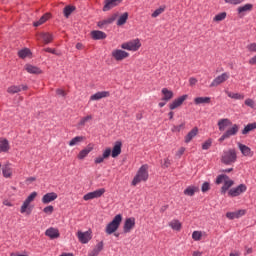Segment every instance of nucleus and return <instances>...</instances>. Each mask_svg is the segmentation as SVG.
Segmentation results:
<instances>
[{"label": "nucleus", "mask_w": 256, "mask_h": 256, "mask_svg": "<svg viewBox=\"0 0 256 256\" xmlns=\"http://www.w3.org/2000/svg\"><path fill=\"white\" fill-rule=\"evenodd\" d=\"M147 179H149V166L147 164H144L138 169L135 177L132 180V185L136 187V185H139V183L141 182L147 181Z\"/></svg>", "instance_id": "obj_1"}, {"label": "nucleus", "mask_w": 256, "mask_h": 256, "mask_svg": "<svg viewBox=\"0 0 256 256\" xmlns=\"http://www.w3.org/2000/svg\"><path fill=\"white\" fill-rule=\"evenodd\" d=\"M122 221H123V215L121 214L116 215L112 219V221L106 225V228H105L106 234L113 235V233H115L121 226Z\"/></svg>", "instance_id": "obj_2"}, {"label": "nucleus", "mask_w": 256, "mask_h": 256, "mask_svg": "<svg viewBox=\"0 0 256 256\" xmlns=\"http://www.w3.org/2000/svg\"><path fill=\"white\" fill-rule=\"evenodd\" d=\"M222 163L224 165H231L237 161V152L235 149H229L223 152L222 157H221Z\"/></svg>", "instance_id": "obj_3"}, {"label": "nucleus", "mask_w": 256, "mask_h": 256, "mask_svg": "<svg viewBox=\"0 0 256 256\" xmlns=\"http://www.w3.org/2000/svg\"><path fill=\"white\" fill-rule=\"evenodd\" d=\"M121 49L126 51H139L141 49V41L139 39H134L121 44Z\"/></svg>", "instance_id": "obj_4"}, {"label": "nucleus", "mask_w": 256, "mask_h": 256, "mask_svg": "<svg viewBox=\"0 0 256 256\" xmlns=\"http://www.w3.org/2000/svg\"><path fill=\"white\" fill-rule=\"evenodd\" d=\"M239 133V125L233 124L231 128H229L220 138V143H223L225 139H230L231 137H234V135H237Z\"/></svg>", "instance_id": "obj_5"}, {"label": "nucleus", "mask_w": 256, "mask_h": 256, "mask_svg": "<svg viewBox=\"0 0 256 256\" xmlns=\"http://www.w3.org/2000/svg\"><path fill=\"white\" fill-rule=\"evenodd\" d=\"M229 77H231L229 72H224L218 75L216 78L213 79V81L210 84V87H219V85H223L225 81H228Z\"/></svg>", "instance_id": "obj_6"}, {"label": "nucleus", "mask_w": 256, "mask_h": 256, "mask_svg": "<svg viewBox=\"0 0 256 256\" xmlns=\"http://www.w3.org/2000/svg\"><path fill=\"white\" fill-rule=\"evenodd\" d=\"M113 59H115V61H124V59H128L129 57V52L125 51V50H121V49H114L111 53Z\"/></svg>", "instance_id": "obj_7"}, {"label": "nucleus", "mask_w": 256, "mask_h": 256, "mask_svg": "<svg viewBox=\"0 0 256 256\" xmlns=\"http://www.w3.org/2000/svg\"><path fill=\"white\" fill-rule=\"evenodd\" d=\"M245 191H247V186L240 184L238 187L230 189L228 195L229 197H239V195L245 193Z\"/></svg>", "instance_id": "obj_8"}, {"label": "nucleus", "mask_w": 256, "mask_h": 256, "mask_svg": "<svg viewBox=\"0 0 256 256\" xmlns=\"http://www.w3.org/2000/svg\"><path fill=\"white\" fill-rule=\"evenodd\" d=\"M187 97V94L178 97L172 103H170L169 109L171 111H174V109L181 107L183 105V102L187 101Z\"/></svg>", "instance_id": "obj_9"}, {"label": "nucleus", "mask_w": 256, "mask_h": 256, "mask_svg": "<svg viewBox=\"0 0 256 256\" xmlns=\"http://www.w3.org/2000/svg\"><path fill=\"white\" fill-rule=\"evenodd\" d=\"M133 229H135V218H133V217L127 218L124 222L123 232L131 233V231H133Z\"/></svg>", "instance_id": "obj_10"}, {"label": "nucleus", "mask_w": 256, "mask_h": 256, "mask_svg": "<svg viewBox=\"0 0 256 256\" xmlns=\"http://www.w3.org/2000/svg\"><path fill=\"white\" fill-rule=\"evenodd\" d=\"M78 241L83 244H87L90 239H92L91 230H88L86 232H77Z\"/></svg>", "instance_id": "obj_11"}, {"label": "nucleus", "mask_w": 256, "mask_h": 256, "mask_svg": "<svg viewBox=\"0 0 256 256\" xmlns=\"http://www.w3.org/2000/svg\"><path fill=\"white\" fill-rule=\"evenodd\" d=\"M120 3L121 0H104V6L102 8V11H111V9H114V7H117V5H119Z\"/></svg>", "instance_id": "obj_12"}, {"label": "nucleus", "mask_w": 256, "mask_h": 256, "mask_svg": "<svg viewBox=\"0 0 256 256\" xmlns=\"http://www.w3.org/2000/svg\"><path fill=\"white\" fill-rule=\"evenodd\" d=\"M38 40H42L44 45H49V43L53 42V34L49 32H42L38 34Z\"/></svg>", "instance_id": "obj_13"}, {"label": "nucleus", "mask_w": 256, "mask_h": 256, "mask_svg": "<svg viewBox=\"0 0 256 256\" xmlns=\"http://www.w3.org/2000/svg\"><path fill=\"white\" fill-rule=\"evenodd\" d=\"M110 96L111 93L109 91H101L90 96V101H100V99H105Z\"/></svg>", "instance_id": "obj_14"}, {"label": "nucleus", "mask_w": 256, "mask_h": 256, "mask_svg": "<svg viewBox=\"0 0 256 256\" xmlns=\"http://www.w3.org/2000/svg\"><path fill=\"white\" fill-rule=\"evenodd\" d=\"M28 87L27 85H18V86H10L7 89V93H10V95H15V93H21V91H27Z\"/></svg>", "instance_id": "obj_15"}, {"label": "nucleus", "mask_w": 256, "mask_h": 256, "mask_svg": "<svg viewBox=\"0 0 256 256\" xmlns=\"http://www.w3.org/2000/svg\"><path fill=\"white\" fill-rule=\"evenodd\" d=\"M121 147H123V143L121 141H116L111 151V157H113V159L121 155Z\"/></svg>", "instance_id": "obj_16"}, {"label": "nucleus", "mask_w": 256, "mask_h": 256, "mask_svg": "<svg viewBox=\"0 0 256 256\" xmlns=\"http://www.w3.org/2000/svg\"><path fill=\"white\" fill-rule=\"evenodd\" d=\"M117 20V14H113L112 16L101 20L98 22V27H100V29H103V27L107 26V25H111V23H113L114 21Z\"/></svg>", "instance_id": "obj_17"}, {"label": "nucleus", "mask_w": 256, "mask_h": 256, "mask_svg": "<svg viewBox=\"0 0 256 256\" xmlns=\"http://www.w3.org/2000/svg\"><path fill=\"white\" fill-rule=\"evenodd\" d=\"M57 193L55 192H50V193H47L45 194L43 197H42V203L44 205H47L49 203H52V201H55V199H57Z\"/></svg>", "instance_id": "obj_18"}, {"label": "nucleus", "mask_w": 256, "mask_h": 256, "mask_svg": "<svg viewBox=\"0 0 256 256\" xmlns=\"http://www.w3.org/2000/svg\"><path fill=\"white\" fill-rule=\"evenodd\" d=\"M199 135V128L194 127L191 132H188V134L185 136L184 141L185 143H191L195 137Z\"/></svg>", "instance_id": "obj_19"}, {"label": "nucleus", "mask_w": 256, "mask_h": 256, "mask_svg": "<svg viewBox=\"0 0 256 256\" xmlns=\"http://www.w3.org/2000/svg\"><path fill=\"white\" fill-rule=\"evenodd\" d=\"M238 147L244 157H253V151L247 145L238 143Z\"/></svg>", "instance_id": "obj_20"}, {"label": "nucleus", "mask_w": 256, "mask_h": 256, "mask_svg": "<svg viewBox=\"0 0 256 256\" xmlns=\"http://www.w3.org/2000/svg\"><path fill=\"white\" fill-rule=\"evenodd\" d=\"M45 236L49 237L50 239H58L59 237V229L57 228H48L45 232Z\"/></svg>", "instance_id": "obj_21"}, {"label": "nucleus", "mask_w": 256, "mask_h": 256, "mask_svg": "<svg viewBox=\"0 0 256 256\" xmlns=\"http://www.w3.org/2000/svg\"><path fill=\"white\" fill-rule=\"evenodd\" d=\"M33 211V208H31V202H28L25 200L20 208V213L26 215H31V212Z\"/></svg>", "instance_id": "obj_22"}, {"label": "nucleus", "mask_w": 256, "mask_h": 256, "mask_svg": "<svg viewBox=\"0 0 256 256\" xmlns=\"http://www.w3.org/2000/svg\"><path fill=\"white\" fill-rule=\"evenodd\" d=\"M92 151H93V147L91 144H89L86 148H84L79 152L77 157L80 161H83V159H85V157H87V155H89V153H91Z\"/></svg>", "instance_id": "obj_23"}, {"label": "nucleus", "mask_w": 256, "mask_h": 256, "mask_svg": "<svg viewBox=\"0 0 256 256\" xmlns=\"http://www.w3.org/2000/svg\"><path fill=\"white\" fill-rule=\"evenodd\" d=\"M91 37L95 41H99L101 39H107V34H105V32H103V31L94 30L91 32Z\"/></svg>", "instance_id": "obj_24"}, {"label": "nucleus", "mask_w": 256, "mask_h": 256, "mask_svg": "<svg viewBox=\"0 0 256 256\" xmlns=\"http://www.w3.org/2000/svg\"><path fill=\"white\" fill-rule=\"evenodd\" d=\"M161 93L163 95L162 97V101H166V102H169L171 101V99L173 98L174 94H173V91L167 89V88H163L161 90Z\"/></svg>", "instance_id": "obj_25"}, {"label": "nucleus", "mask_w": 256, "mask_h": 256, "mask_svg": "<svg viewBox=\"0 0 256 256\" xmlns=\"http://www.w3.org/2000/svg\"><path fill=\"white\" fill-rule=\"evenodd\" d=\"M245 215V210H238L236 212H228L226 214L227 219H239L240 217H243Z\"/></svg>", "instance_id": "obj_26"}, {"label": "nucleus", "mask_w": 256, "mask_h": 256, "mask_svg": "<svg viewBox=\"0 0 256 256\" xmlns=\"http://www.w3.org/2000/svg\"><path fill=\"white\" fill-rule=\"evenodd\" d=\"M25 71H27V73H30L32 75H40L41 73V69H39L36 66H33L31 64H26L24 67Z\"/></svg>", "instance_id": "obj_27"}, {"label": "nucleus", "mask_w": 256, "mask_h": 256, "mask_svg": "<svg viewBox=\"0 0 256 256\" xmlns=\"http://www.w3.org/2000/svg\"><path fill=\"white\" fill-rule=\"evenodd\" d=\"M229 125H231V120H229L227 118H223L218 121L219 131H225V129H227V127H229Z\"/></svg>", "instance_id": "obj_28"}, {"label": "nucleus", "mask_w": 256, "mask_h": 256, "mask_svg": "<svg viewBox=\"0 0 256 256\" xmlns=\"http://www.w3.org/2000/svg\"><path fill=\"white\" fill-rule=\"evenodd\" d=\"M9 149H11V146L9 145V140H0V153H7L9 152Z\"/></svg>", "instance_id": "obj_29"}, {"label": "nucleus", "mask_w": 256, "mask_h": 256, "mask_svg": "<svg viewBox=\"0 0 256 256\" xmlns=\"http://www.w3.org/2000/svg\"><path fill=\"white\" fill-rule=\"evenodd\" d=\"M195 193H199V187H197V186H188L184 190V195H187L188 197H193V195H195Z\"/></svg>", "instance_id": "obj_30"}, {"label": "nucleus", "mask_w": 256, "mask_h": 256, "mask_svg": "<svg viewBox=\"0 0 256 256\" xmlns=\"http://www.w3.org/2000/svg\"><path fill=\"white\" fill-rule=\"evenodd\" d=\"M226 95H228V97H230V99H236L238 101H242V99H245V94H241V93H234V92H230L229 90H225Z\"/></svg>", "instance_id": "obj_31"}, {"label": "nucleus", "mask_w": 256, "mask_h": 256, "mask_svg": "<svg viewBox=\"0 0 256 256\" xmlns=\"http://www.w3.org/2000/svg\"><path fill=\"white\" fill-rule=\"evenodd\" d=\"M195 105H207L211 103V98L210 97H196L194 99Z\"/></svg>", "instance_id": "obj_32"}, {"label": "nucleus", "mask_w": 256, "mask_h": 256, "mask_svg": "<svg viewBox=\"0 0 256 256\" xmlns=\"http://www.w3.org/2000/svg\"><path fill=\"white\" fill-rule=\"evenodd\" d=\"M103 251V242H99L88 256H98Z\"/></svg>", "instance_id": "obj_33"}, {"label": "nucleus", "mask_w": 256, "mask_h": 256, "mask_svg": "<svg viewBox=\"0 0 256 256\" xmlns=\"http://www.w3.org/2000/svg\"><path fill=\"white\" fill-rule=\"evenodd\" d=\"M168 225L173 229V231H181V228L183 227L181 222L177 219L170 221Z\"/></svg>", "instance_id": "obj_34"}, {"label": "nucleus", "mask_w": 256, "mask_h": 256, "mask_svg": "<svg viewBox=\"0 0 256 256\" xmlns=\"http://www.w3.org/2000/svg\"><path fill=\"white\" fill-rule=\"evenodd\" d=\"M233 180H230L229 178L224 180V185L221 188V193H223V195H225V193H227V191H229L230 187H233Z\"/></svg>", "instance_id": "obj_35"}, {"label": "nucleus", "mask_w": 256, "mask_h": 256, "mask_svg": "<svg viewBox=\"0 0 256 256\" xmlns=\"http://www.w3.org/2000/svg\"><path fill=\"white\" fill-rule=\"evenodd\" d=\"M83 141H85L84 136H76L69 142V146L75 147V145H79V143H83Z\"/></svg>", "instance_id": "obj_36"}, {"label": "nucleus", "mask_w": 256, "mask_h": 256, "mask_svg": "<svg viewBox=\"0 0 256 256\" xmlns=\"http://www.w3.org/2000/svg\"><path fill=\"white\" fill-rule=\"evenodd\" d=\"M129 19V13L125 12L123 13L117 20V25L121 27V25H125L127 23V20Z\"/></svg>", "instance_id": "obj_37"}, {"label": "nucleus", "mask_w": 256, "mask_h": 256, "mask_svg": "<svg viewBox=\"0 0 256 256\" xmlns=\"http://www.w3.org/2000/svg\"><path fill=\"white\" fill-rule=\"evenodd\" d=\"M49 14H44L39 21L34 22V27H39L40 25H43V23H46L47 21H49Z\"/></svg>", "instance_id": "obj_38"}, {"label": "nucleus", "mask_w": 256, "mask_h": 256, "mask_svg": "<svg viewBox=\"0 0 256 256\" xmlns=\"http://www.w3.org/2000/svg\"><path fill=\"white\" fill-rule=\"evenodd\" d=\"M90 193L92 194V197L94 199H99V197H103V195L105 194V188H100Z\"/></svg>", "instance_id": "obj_39"}, {"label": "nucleus", "mask_w": 256, "mask_h": 256, "mask_svg": "<svg viewBox=\"0 0 256 256\" xmlns=\"http://www.w3.org/2000/svg\"><path fill=\"white\" fill-rule=\"evenodd\" d=\"M255 129H256V123H250L244 127V129L242 130V135H247V133H250V131H253Z\"/></svg>", "instance_id": "obj_40"}, {"label": "nucleus", "mask_w": 256, "mask_h": 256, "mask_svg": "<svg viewBox=\"0 0 256 256\" xmlns=\"http://www.w3.org/2000/svg\"><path fill=\"white\" fill-rule=\"evenodd\" d=\"M253 5L252 4H245L244 6L238 7V13H247V11H252Z\"/></svg>", "instance_id": "obj_41"}, {"label": "nucleus", "mask_w": 256, "mask_h": 256, "mask_svg": "<svg viewBox=\"0 0 256 256\" xmlns=\"http://www.w3.org/2000/svg\"><path fill=\"white\" fill-rule=\"evenodd\" d=\"M226 18H227V12H221L213 18V21H215L216 23H219L221 21H225Z\"/></svg>", "instance_id": "obj_42"}, {"label": "nucleus", "mask_w": 256, "mask_h": 256, "mask_svg": "<svg viewBox=\"0 0 256 256\" xmlns=\"http://www.w3.org/2000/svg\"><path fill=\"white\" fill-rule=\"evenodd\" d=\"M73 11H75V6L68 5L64 8L63 13L66 19H69V16L71 15V13H73Z\"/></svg>", "instance_id": "obj_43"}, {"label": "nucleus", "mask_w": 256, "mask_h": 256, "mask_svg": "<svg viewBox=\"0 0 256 256\" xmlns=\"http://www.w3.org/2000/svg\"><path fill=\"white\" fill-rule=\"evenodd\" d=\"M92 119H93L92 115H87L86 117L81 118L78 123L79 127H85V124L89 123V121H91Z\"/></svg>", "instance_id": "obj_44"}, {"label": "nucleus", "mask_w": 256, "mask_h": 256, "mask_svg": "<svg viewBox=\"0 0 256 256\" xmlns=\"http://www.w3.org/2000/svg\"><path fill=\"white\" fill-rule=\"evenodd\" d=\"M29 55H31V51L27 48L18 52V57H20V59H25L26 57H29Z\"/></svg>", "instance_id": "obj_45"}, {"label": "nucleus", "mask_w": 256, "mask_h": 256, "mask_svg": "<svg viewBox=\"0 0 256 256\" xmlns=\"http://www.w3.org/2000/svg\"><path fill=\"white\" fill-rule=\"evenodd\" d=\"M2 173H3V176H4V177H6L7 179H9V177H11V175H13V170L11 169V167L5 166V167L2 169Z\"/></svg>", "instance_id": "obj_46"}, {"label": "nucleus", "mask_w": 256, "mask_h": 256, "mask_svg": "<svg viewBox=\"0 0 256 256\" xmlns=\"http://www.w3.org/2000/svg\"><path fill=\"white\" fill-rule=\"evenodd\" d=\"M181 129H185V122L180 125H173L171 128L172 133H180Z\"/></svg>", "instance_id": "obj_47"}, {"label": "nucleus", "mask_w": 256, "mask_h": 256, "mask_svg": "<svg viewBox=\"0 0 256 256\" xmlns=\"http://www.w3.org/2000/svg\"><path fill=\"white\" fill-rule=\"evenodd\" d=\"M162 13H165V6H161L160 8L156 9L152 13L151 17H153V19H155V18L159 17V15H161Z\"/></svg>", "instance_id": "obj_48"}, {"label": "nucleus", "mask_w": 256, "mask_h": 256, "mask_svg": "<svg viewBox=\"0 0 256 256\" xmlns=\"http://www.w3.org/2000/svg\"><path fill=\"white\" fill-rule=\"evenodd\" d=\"M202 237H203V232H201V231H194L192 233V239L194 241H201Z\"/></svg>", "instance_id": "obj_49"}, {"label": "nucleus", "mask_w": 256, "mask_h": 256, "mask_svg": "<svg viewBox=\"0 0 256 256\" xmlns=\"http://www.w3.org/2000/svg\"><path fill=\"white\" fill-rule=\"evenodd\" d=\"M244 105H246V107H250V109H255V100H253L251 98H247L244 101Z\"/></svg>", "instance_id": "obj_50"}, {"label": "nucleus", "mask_w": 256, "mask_h": 256, "mask_svg": "<svg viewBox=\"0 0 256 256\" xmlns=\"http://www.w3.org/2000/svg\"><path fill=\"white\" fill-rule=\"evenodd\" d=\"M211 145H213V140L208 139L202 144V149L207 151V149H210Z\"/></svg>", "instance_id": "obj_51"}, {"label": "nucleus", "mask_w": 256, "mask_h": 256, "mask_svg": "<svg viewBox=\"0 0 256 256\" xmlns=\"http://www.w3.org/2000/svg\"><path fill=\"white\" fill-rule=\"evenodd\" d=\"M245 0H224L228 5H241Z\"/></svg>", "instance_id": "obj_52"}, {"label": "nucleus", "mask_w": 256, "mask_h": 256, "mask_svg": "<svg viewBox=\"0 0 256 256\" xmlns=\"http://www.w3.org/2000/svg\"><path fill=\"white\" fill-rule=\"evenodd\" d=\"M227 179H228L227 175H219L216 179V184L221 185V183H223V181L225 182Z\"/></svg>", "instance_id": "obj_53"}, {"label": "nucleus", "mask_w": 256, "mask_h": 256, "mask_svg": "<svg viewBox=\"0 0 256 256\" xmlns=\"http://www.w3.org/2000/svg\"><path fill=\"white\" fill-rule=\"evenodd\" d=\"M37 197V192H32L27 198L26 201L28 203H33L35 201V198Z\"/></svg>", "instance_id": "obj_54"}, {"label": "nucleus", "mask_w": 256, "mask_h": 256, "mask_svg": "<svg viewBox=\"0 0 256 256\" xmlns=\"http://www.w3.org/2000/svg\"><path fill=\"white\" fill-rule=\"evenodd\" d=\"M209 189H211V185L209 184V182H204L201 188L202 193H207Z\"/></svg>", "instance_id": "obj_55"}, {"label": "nucleus", "mask_w": 256, "mask_h": 256, "mask_svg": "<svg viewBox=\"0 0 256 256\" xmlns=\"http://www.w3.org/2000/svg\"><path fill=\"white\" fill-rule=\"evenodd\" d=\"M111 155H112L111 148H106L102 154V157L105 159H109Z\"/></svg>", "instance_id": "obj_56"}, {"label": "nucleus", "mask_w": 256, "mask_h": 256, "mask_svg": "<svg viewBox=\"0 0 256 256\" xmlns=\"http://www.w3.org/2000/svg\"><path fill=\"white\" fill-rule=\"evenodd\" d=\"M251 53H256V43H251L246 47Z\"/></svg>", "instance_id": "obj_57"}, {"label": "nucleus", "mask_w": 256, "mask_h": 256, "mask_svg": "<svg viewBox=\"0 0 256 256\" xmlns=\"http://www.w3.org/2000/svg\"><path fill=\"white\" fill-rule=\"evenodd\" d=\"M43 211L46 213V215H51L53 214L54 208L53 206H47L43 209Z\"/></svg>", "instance_id": "obj_58"}, {"label": "nucleus", "mask_w": 256, "mask_h": 256, "mask_svg": "<svg viewBox=\"0 0 256 256\" xmlns=\"http://www.w3.org/2000/svg\"><path fill=\"white\" fill-rule=\"evenodd\" d=\"M183 153H185V147L179 148V150L176 152V157L178 159H181V156L183 155Z\"/></svg>", "instance_id": "obj_59"}, {"label": "nucleus", "mask_w": 256, "mask_h": 256, "mask_svg": "<svg viewBox=\"0 0 256 256\" xmlns=\"http://www.w3.org/2000/svg\"><path fill=\"white\" fill-rule=\"evenodd\" d=\"M105 161V158H103V156H98L95 158L94 163H96V165H99L101 163H103Z\"/></svg>", "instance_id": "obj_60"}, {"label": "nucleus", "mask_w": 256, "mask_h": 256, "mask_svg": "<svg viewBox=\"0 0 256 256\" xmlns=\"http://www.w3.org/2000/svg\"><path fill=\"white\" fill-rule=\"evenodd\" d=\"M84 201H91V199H95L91 192L87 193L86 195L83 196Z\"/></svg>", "instance_id": "obj_61"}, {"label": "nucleus", "mask_w": 256, "mask_h": 256, "mask_svg": "<svg viewBox=\"0 0 256 256\" xmlns=\"http://www.w3.org/2000/svg\"><path fill=\"white\" fill-rule=\"evenodd\" d=\"M189 85L193 87L194 85H197V78L191 77L189 78Z\"/></svg>", "instance_id": "obj_62"}, {"label": "nucleus", "mask_w": 256, "mask_h": 256, "mask_svg": "<svg viewBox=\"0 0 256 256\" xmlns=\"http://www.w3.org/2000/svg\"><path fill=\"white\" fill-rule=\"evenodd\" d=\"M56 94L60 95L61 97H65V95H67V93H65V90L63 89H57Z\"/></svg>", "instance_id": "obj_63"}, {"label": "nucleus", "mask_w": 256, "mask_h": 256, "mask_svg": "<svg viewBox=\"0 0 256 256\" xmlns=\"http://www.w3.org/2000/svg\"><path fill=\"white\" fill-rule=\"evenodd\" d=\"M249 64H250V65H255V64H256V56L252 57V58L249 60Z\"/></svg>", "instance_id": "obj_64"}]
</instances>
